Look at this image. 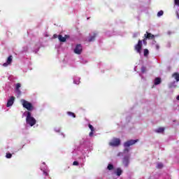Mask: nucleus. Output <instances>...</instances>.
<instances>
[{
  "mask_svg": "<svg viewBox=\"0 0 179 179\" xmlns=\"http://www.w3.org/2000/svg\"><path fill=\"white\" fill-rule=\"evenodd\" d=\"M22 117H26L27 125H29V127H34V125H36L37 120L33 117L31 112L25 111L23 113Z\"/></svg>",
  "mask_w": 179,
  "mask_h": 179,
  "instance_id": "nucleus-1",
  "label": "nucleus"
},
{
  "mask_svg": "<svg viewBox=\"0 0 179 179\" xmlns=\"http://www.w3.org/2000/svg\"><path fill=\"white\" fill-rule=\"evenodd\" d=\"M117 156H123V158L122 159V163L124 166V167H128L129 166V163H131L130 159H131V154L129 152H119L117 154Z\"/></svg>",
  "mask_w": 179,
  "mask_h": 179,
  "instance_id": "nucleus-2",
  "label": "nucleus"
},
{
  "mask_svg": "<svg viewBox=\"0 0 179 179\" xmlns=\"http://www.w3.org/2000/svg\"><path fill=\"white\" fill-rule=\"evenodd\" d=\"M139 140L136 139V140H129L127 141H126L124 143V147L125 148L124 150V153H129V146H132V145H135V143H136V142H138Z\"/></svg>",
  "mask_w": 179,
  "mask_h": 179,
  "instance_id": "nucleus-3",
  "label": "nucleus"
},
{
  "mask_svg": "<svg viewBox=\"0 0 179 179\" xmlns=\"http://www.w3.org/2000/svg\"><path fill=\"white\" fill-rule=\"evenodd\" d=\"M21 104H22V106L24 107V108H26L27 110V111H33V110H34V106H33V104H31V103L24 100V99H21Z\"/></svg>",
  "mask_w": 179,
  "mask_h": 179,
  "instance_id": "nucleus-4",
  "label": "nucleus"
},
{
  "mask_svg": "<svg viewBox=\"0 0 179 179\" xmlns=\"http://www.w3.org/2000/svg\"><path fill=\"white\" fill-rule=\"evenodd\" d=\"M121 145V140L120 138H114L109 142V146L112 148H117Z\"/></svg>",
  "mask_w": 179,
  "mask_h": 179,
  "instance_id": "nucleus-5",
  "label": "nucleus"
},
{
  "mask_svg": "<svg viewBox=\"0 0 179 179\" xmlns=\"http://www.w3.org/2000/svg\"><path fill=\"white\" fill-rule=\"evenodd\" d=\"M155 37H157V35L155 36L149 32H146V34H144L143 44L146 45V40H153Z\"/></svg>",
  "mask_w": 179,
  "mask_h": 179,
  "instance_id": "nucleus-6",
  "label": "nucleus"
},
{
  "mask_svg": "<svg viewBox=\"0 0 179 179\" xmlns=\"http://www.w3.org/2000/svg\"><path fill=\"white\" fill-rule=\"evenodd\" d=\"M134 50L139 55H142V41H138V43L134 46Z\"/></svg>",
  "mask_w": 179,
  "mask_h": 179,
  "instance_id": "nucleus-7",
  "label": "nucleus"
},
{
  "mask_svg": "<svg viewBox=\"0 0 179 179\" xmlns=\"http://www.w3.org/2000/svg\"><path fill=\"white\" fill-rule=\"evenodd\" d=\"M22 87V84L17 83L15 85V93L17 95V97H20L22 94V91L20 88Z\"/></svg>",
  "mask_w": 179,
  "mask_h": 179,
  "instance_id": "nucleus-8",
  "label": "nucleus"
},
{
  "mask_svg": "<svg viewBox=\"0 0 179 179\" xmlns=\"http://www.w3.org/2000/svg\"><path fill=\"white\" fill-rule=\"evenodd\" d=\"M82 51H83V48L80 44H77L73 49L74 54H76L77 55H80V54H82Z\"/></svg>",
  "mask_w": 179,
  "mask_h": 179,
  "instance_id": "nucleus-9",
  "label": "nucleus"
},
{
  "mask_svg": "<svg viewBox=\"0 0 179 179\" xmlns=\"http://www.w3.org/2000/svg\"><path fill=\"white\" fill-rule=\"evenodd\" d=\"M41 170L43 171V176H45V177H48L50 170H48V167L45 165V162H43L41 166Z\"/></svg>",
  "mask_w": 179,
  "mask_h": 179,
  "instance_id": "nucleus-10",
  "label": "nucleus"
},
{
  "mask_svg": "<svg viewBox=\"0 0 179 179\" xmlns=\"http://www.w3.org/2000/svg\"><path fill=\"white\" fill-rule=\"evenodd\" d=\"M12 62H13V56L10 55L7 58L6 62L3 64V66H4V68H8V66H10V65H12Z\"/></svg>",
  "mask_w": 179,
  "mask_h": 179,
  "instance_id": "nucleus-11",
  "label": "nucleus"
},
{
  "mask_svg": "<svg viewBox=\"0 0 179 179\" xmlns=\"http://www.w3.org/2000/svg\"><path fill=\"white\" fill-rule=\"evenodd\" d=\"M96 37H97V34L92 33L90 35V36L87 38V41L89 43H92L96 40Z\"/></svg>",
  "mask_w": 179,
  "mask_h": 179,
  "instance_id": "nucleus-12",
  "label": "nucleus"
},
{
  "mask_svg": "<svg viewBox=\"0 0 179 179\" xmlns=\"http://www.w3.org/2000/svg\"><path fill=\"white\" fill-rule=\"evenodd\" d=\"M15 103V96H10L7 101L6 107H12Z\"/></svg>",
  "mask_w": 179,
  "mask_h": 179,
  "instance_id": "nucleus-13",
  "label": "nucleus"
},
{
  "mask_svg": "<svg viewBox=\"0 0 179 179\" xmlns=\"http://www.w3.org/2000/svg\"><path fill=\"white\" fill-rule=\"evenodd\" d=\"M68 36L65 35V36H62V35H59L58 36V39L61 43H65L66 41Z\"/></svg>",
  "mask_w": 179,
  "mask_h": 179,
  "instance_id": "nucleus-14",
  "label": "nucleus"
},
{
  "mask_svg": "<svg viewBox=\"0 0 179 179\" xmlns=\"http://www.w3.org/2000/svg\"><path fill=\"white\" fill-rule=\"evenodd\" d=\"M162 83V78H156L155 80H154V85L155 86H157V85H160Z\"/></svg>",
  "mask_w": 179,
  "mask_h": 179,
  "instance_id": "nucleus-15",
  "label": "nucleus"
},
{
  "mask_svg": "<svg viewBox=\"0 0 179 179\" xmlns=\"http://www.w3.org/2000/svg\"><path fill=\"white\" fill-rule=\"evenodd\" d=\"M122 172H123V171L121 168H117L116 169L115 174H116V176L120 177V176H121V174H122Z\"/></svg>",
  "mask_w": 179,
  "mask_h": 179,
  "instance_id": "nucleus-16",
  "label": "nucleus"
},
{
  "mask_svg": "<svg viewBox=\"0 0 179 179\" xmlns=\"http://www.w3.org/2000/svg\"><path fill=\"white\" fill-rule=\"evenodd\" d=\"M155 132H157V134H163L164 132V127H159L155 129Z\"/></svg>",
  "mask_w": 179,
  "mask_h": 179,
  "instance_id": "nucleus-17",
  "label": "nucleus"
},
{
  "mask_svg": "<svg viewBox=\"0 0 179 179\" xmlns=\"http://www.w3.org/2000/svg\"><path fill=\"white\" fill-rule=\"evenodd\" d=\"M73 83H75V85H79V83H80V78L74 77Z\"/></svg>",
  "mask_w": 179,
  "mask_h": 179,
  "instance_id": "nucleus-18",
  "label": "nucleus"
},
{
  "mask_svg": "<svg viewBox=\"0 0 179 179\" xmlns=\"http://www.w3.org/2000/svg\"><path fill=\"white\" fill-rule=\"evenodd\" d=\"M172 78H174V79L176 80V82H179V73H174L172 75Z\"/></svg>",
  "mask_w": 179,
  "mask_h": 179,
  "instance_id": "nucleus-19",
  "label": "nucleus"
},
{
  "mask_svg": "<svg viewBox=\"0 0 179 179\" xmlns=\"http://www.w3.org/2000/svg\"><path fill=\"white\" fill-rule=\"evenodd\" d=\"M106 170H108L109 171H113V170H114V165H113V164H108Z\"/></svg>",
  "mask_w": 179,
  "mask_h": 179,
  "instance_id": "nucleus-20",
  "label": "nucleus"
},
{
  "mask_svg": "<svg viewBox=\"0 0 179 179\" xmlns=\"http://www.w3.org/2000/svg\"><path fill=\"white\" fill-rule=\"evenodd\" d=\"M152 45H155V48H156V50H159L160 45H159L158 43H156V41H152Z\"/></svg>",
  "mask_w": 179,
  "mask_h": 179,
  "instance_id": "nucleus-21",
  "label": "nucleus"
},
{
  "mask_svg": "<svg viewBox=\"0 0 179 179\" xmlns=\"http://www.w3.org/2000/svg\"><path fill=\"white\" fill-rule=\"evenodd\" d=\"M38 50H40V43L36 45L35 50H34V52H38Z\"/></svg>",
  "mask_w": 179,
  "mask_h": 179,
  "instance_id": "nucleus-22",
  "label": "nucleus"
},
{
  "mask_svg": "<svg viewBox=\"0 0 179 179\" xmlns=\"http://www.w3.org/2000/svg\"><path fill=\"white\" fill-rule=\"evenodd\" d=\"M164 14V12L163 10H160L157 13V17H160L163 16Z\"/></svg>",
  "mask_w": 179,
  "mask_h": 179,
  "instance_id": "nucleus-23",
  "label": "nucleus"
},
{
  "mask_svg": "<svg viewBox=\"0 0 179 179\" xmlns=\"http://www.w3.org/2000/svg\"><path fill=\"white\" fill-rule=\"evenodd\" d=\"M67 115H69V117H73V118H76V115L72 112H67Z\"/></svg>",
  "mask_w": 179,
  "mask_h": 179,
  "instance_id": "nucleus-24",
  "label": "nucleus"
},
{
  "mask_svg": "<svg viewBox=\"0 0 179 179\" xmlns=\"http://www.w3.org/2000/svg\"><path fill=\"white\" fill-rule=\"evenodd\" d=\"M143 54H144V57H148V55H149V50L144 49Z\"/></svg>",
  "mask_w": 179,
  "mask_h": 179,
  "instance_id": "nucleus-25",
  "label": "nucleus"
},
{
  "mask_svg": "<svg viewBox=\"0 0 179 179\" xmlns=\"http://www.w3.org/2000/svg\"><path fill=\"white\" fill-rule=\"evenodd\" d=\"M54 131H55V132H61V127H55V128L54 129Z\"/></svg>",
  "mask_w": 179,
  "mask_h": 179,
  "instance_id": "nucleus-26",
  "label": "nucleus"
},
{
  "mask_svg": "<svg viewBox=\"0 0 179 179\" xmlns=\"http://www.w3.org/2000/svg\"><path fill=\"white\" fill-rule=\"evenodd\" d=\"M6 159H12V154L7 153L6 155Z\"/></svg>",
  "mask_w": 179,
  "mask_h": 179,
  "instance_id": "nucleus-27",
  "label": "nucleus"
},
{
  "mask_svg": "<svg viewBox=\"0 0 179 179\" xmlns=\"http://www.w3.org/2000/svg\"><path fill=\"white\" fill-rule=\"evenodd\" d=\"M157 167V169H163V164L162 163H158Z\"/></svg>",
  "mask_w": 179,
  "mask_h": 179,
  "instance_id": "nucleus-28",
  "label": "nucleus"
},
{
  "mask_svg": "<svg viewBox=\"0 0 179 179\" xmlns=\"http://www.w3.org/2000/svg\"><path fill=\"white\" fill-rule=\"evenodd\" d=\"M145 71H146V68H145V66L141 67V72L143 73H145Z\"/></svg>",
  "mask_w": 179,
  "mask_h": 179,
  "instance_id": "nucleus-29",
  "label": "nucleus"
},
{
  "mask_svg": "<svg viewBox=\"0 0 179 179\" xmlns=\"http://www.w3.org/2000/svg\"><path fill=\"white\" fill-rule=\"evenodd\" d=\"M88 127L91 131H94V127L92 124H89Z\"/></svg>",
  "mask_w": 179,
  "mask_h": 179,
  "instance_id": "nucleus-30",
  "label": "nucleus"
},
{
  "mask_svg": "<svg viewBox=\"0 0 179 179\" xmlns=\"http://www.w3.org/2000/svg\"><path fill=\"white\" fill-rule=\"evenodd\" d=\"M73 166H79V162H78L77 161H74L73 162Z\"/></svg>",
  "mask_w": 179,
  "mask_h": 179,
  "instance_id": "nucleus-31",
  "label": "nucleus"
},
{
  "mask_svg": "<svg viewBox=\"0 0 179 179\" xmlns=\"http://www.w3.org/2000/svg\"><path fill=\"white\" fill-rule=\"evenodd\" d=\"M175 5H177V6H179V0H174Z\"/></svg>",
  "mask_w": 179,
  "mask_h": 179,
  "instance_id": "nucleus-32",
  "label": "nucleus"
},
{
  "mask_svg": "<svg viewBox=\"0 0 179 179\" xmlns=\"http://www.w3.org/2000/svg\"><path fill=\"white\" fill-rule=\"evenodd\" d=\"M93 132H94V131H91L89 134V136H90L92 138V136H93Z\"/></svg>",
  "mask_w": 179,
  "mask_h": 179,
  "instance_id": "nucleus-33",
  "label": "nucleus"
},
{
  "mask_svg": "<svg viewBox=\"0 0 179 179\" xmlns=\"http://www.w3.org/2000/svg\"><path fill=\"white\" fill-rule=\"evenodd\" d=\"M59 135H61V136H62V138H65V134H64L63 132H60Z\"/></svg>",
  "mask_w": 179,
  "mask_h": 179,
  "instance_id": "nucleus-34",
  "label": "nucleus"
},
{
  "mask_svg": "<svg viewBox=\"0 0 179 179\" xmlns=\"http://www.w3.org/2000/svg\"><path fill=\"white\" fill-rule=\"evenodd\" d=\"M58 36L57 34H54L53 35V38H58Z\"/></svg>",
  "mask_w": 179,
  "mask_h": 179,
  "instance_id": "nucleus-35",
  "label": "nucleus"
},
{
  "mask_svg": "<svg viewBox=\"0 0 179 179\" xmlns=\"http://www.w3.org/2000/svg\"><path fill=\"white\" fill-rule=\"evenodd\" d=\"M138 36H139V33H136L134 35V37H138Z\"/></svg>",
  "mask_w": 179,
  "mask_h": 179,
  "instance_id": "nucleus-36",
  "label": "nucleus"
},
{
  "mask_svg": "<svg viewBox=\"0 0 179 179\" xmlns=\"http://www.w3.org/2000/svg\"><path fill=\"white\" fill-rule=\"evenodd\" d=\"M82 64H87V60H83Z\"/></svg>",
  "mask_w": 179,
  "mask_h": 179,
  "instance_id": "nucleus-37",
  "label": "nucleus"
},
{
  "mask_svg": "<svg viewBox=\"0 0 179 179\" xmlns=\"http://www.w3.org/2000/svg\"><path fill=\"white\" fill-rule=\"evenodd\" d=\"M176 100H179V95L176 97Z\"/></svg>",
  "mask_w": 179,
  "mask_h": 179,
  "instance_id": "nucleus-38",
  "label": "nucleus"
},
{
  "mask_svg": "<svg viewBox=\"0 0 179 179\" xmlns=\"http://www.w3.org/2000/svg\"><path fill=\"white\" fill-rule=\"evenodd\" d=\"M173 87V85L171 86V87Z\"/></svg>",
  "mask_w": 179,
  "mask_h": 179,
  "instance_id": "nucleus-39",
  "label": "nucleus"
}]
</instances>
